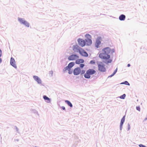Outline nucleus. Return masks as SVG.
<instances>
[{
    "label": "nucleus",
    "mask_w": 147,
    "mask_h": 147,
    "mask_svg": "<svg viewBox=\"0 0 147 147\" xmlns=\"http://www.w3.org/2000/svg\"><path fill=\"white\" fill-rule=\"evenodd\" d=\"M102 52L99 55V57L103 60L104 62L106 64L110 63L112 61V59L109 55L111 53H112L114 52V49H111L109 47H106L102 50Z\"/></svg>",
    "instance_id": "1"
},
{
    "label": "nucleus",
    "mask_w": 147,
    "mask_h": 147,
    "mask_svg": "<svg viewBox=\"0 0 147 147\" xmlns=\"http://www.w3.org/2000/svg\"><path fill=\"white\" fill-rule=\"evenodd\" d=\"M43 98L45 100H48L49 102H50V99L48 97H47L46 96H44Z\"/></svg>",
    "instance_id": "20"
},
{
    "label": "nucleus",
    "mask_w": 147,
    "mask_h": 147,
    "mask_svg": "<svg viewBox=\"0 0 147 147\" xmlns=\"http://www.w3.org/2000/svg\"><path fill=\"white\" fill-rule=\"evenodd\" d=\"M65 102H66L67 104V105L70 107H72V105L71 103L69 101L66 100L65 101Z\"/></svg>",
    "instance_id": "18"
},
{
    "label": "nucleus",
    "mask_w": 147,
    "mask_h": 147,
    "mask_svg": "<svg viewBox=\"0 0 147 147\" xmlns=\"http://www.w3.org/2000/svg\"><path fill=\"white\" fill-rule=\"evenodd\" d=\"M130 129V127L129 124H128V130H129Z\"/></svg>",
    "instance_id": "29"
},
{
    "label": "nucleus",
    "mask_w": 147,
    "mask_h": 147,
    "mask_svg": "<svg viewBox=\"0 0 147 147\" xmlns=\"http://www.w3.org/2000/svg\"><path fill=\"white\" fill-rule=\"evenodd\" d=\"M130 64H128V65H127V66H128V67H130Z\"/></svg>",
    "instance_id": "35"
},
{
    "label": "nucleus",
    "mask_w": 147,
    "mask_h": 147,
    "mask_svg": "<svg viewBox=\"0 0 147 147\" xmlns=\"http://www.w3.org/2000/svg\"><path fill=\"white\" fill-rule=\"evenodd\" d=\"M78 46V45H74L73 47V50L74 51H77Z\"/></svg>",
    "instance_id": "16"
},
{
    "label": "nucleus",
    "mask_w": 147,
    "mask_h": 147,
    "mask_svg": "<svg viewBox=\"0 0 147 147\" xmlns=\"http://www.w3.org/2000/svg\"><path fill=\"white\" fill-rule=\"evenodd\" d=\"M33 78L34 80L36 81L38 84H41V80L38 76H33Z\"/></svg>",
    "instance_id": "10"
},
{
    "label": "nucleus",
    "mask_w": 147,
    "mask_h": 147,
    "mask_svg": "<svg viewBox=\"0 0 147 147\" xmlns=\"http://www.w3.org/2000/svg\"><path fill=\"white\" fill-rule=\"evenodd\" d=\"M49 74L51 76H52L53 74V71H50L49 72Z\"/></svg>",
    "instance_id": "28"
},
{
    "label": "nucleus",
    "mask_w": 147,
    "mask_h": 147,
    "mask_svg": "<svg viewBox=\"0 0 147 147\" xmlns=\"http://www.w3.org/2000/svg\"><path fill=\"white\" fill-rule=\"evenodd\" d=\"M101 42L100 41V40L99 39H97L96 40V43H95V45L96 47L98 48L99 47V45L100 44Z\"/></svg>",
    "instance_id": "14"
},
{
    "label": "nucleus",
    "mask_w": 147,
    "mask_h": 147,
    "mask_svg": "<svg viewBox=\"0 0 147 147\" xmlns=\"http://www.w3.org/2000/svg\"><path fill=\"white\" fill-rule=\"evenodd\" d=\"M79 58V56L76 55H72L70 56L68 59L69 60H74Z\"/></svg>",
    "instance_id": "6"
},
{
    "label": "nucleus",
    "mask_w": 147,
    "mask_h": 147,
    "mask_svg": "<svg viewBox=\"0 0 147 147\" xmlns=\"http://www.w3.org/2000/svg\"><path fill=\"white\" fill-rule=\"evenodd\" d=\"M10 64L15 68H17V66L16 64V61L13 57H11L10 60Z\"/></svg>",
    "instance_id": "8"
},
{
    "label": "nucleus",
    "mask_w": 147,
    "mask_h": 147,
    "mask_svg": "<svg viewBox=\"0 0 147 147\" xmlns=\"http://www.w3.org/2000/svg\"><path fill=\"white\" fill-rule=\"evenodd\" d=\"M117 69H116L114 71V72H113V74L111 75L110 76L111 77H112V76H114V74L116 73V72H117Z\"/></svg>",
    "instance_id": "24"
},
{
    "label": "nucleus",
    "mask_w": 147,
    "mask_h": 147,
    "mask_svg": "<svg viewBox=\"0 0 147 147\" xmlns=\"http://www.w3.org/2000/svg\"><path fill=\"white\" fill-rule=\"evenodd\" d=\"M78 50L82 56L86 57L88 56V53L82 49H81Z\"/></svg>",
    "instance_id": "5"
},
{
    "label": "nucleus",
    "mask_w": 147,
    "mask_h": 147,
    "mask_svg": "<svg viewBox=\"0 0 147 147\" xmlns=\"http://www.w3.org/2000/svg\"><path fill=\"white\" fill-rule=\"evenodd\" d=\"M23 24L25 25L27 27H29V24L26 21L24 22V23Z\"/></svg>",
    "instance_id": "19"
},
{
    "label": "nucleus",
    "mask_w": 147,
    "mask_h": 147,
    "mask_svg": "<svg viewBox=\"0 0 147 147\" xmlns=\"http://www.w3.org/2000/svg\"><path fill=\"white\" fill-rule=\"evenodd\" d=\"M85 36L86 38H87V39L90 38H91V36L88 34H86Z\"/></svg>",
    "instance_id": "21"
},
{
    "label": "nucleus",
    "mask_w": 147,
    "mask_h": 147,
    "mask_svg": "<svg viewBox=\"0 0 147 147\" xmlns=\"http://www.w3.org/2000/svg\"><path fill=\"white\" fill-rule=\"evenodd\" d=\"M84 65H85L84 64L81 63V64H80V67L81 68H82L84 67Z\"/></svg>",
    "instance_id": "27"
},
{
    "label": "nucleus",
    "mask_w": 147,
    "mask_h": 147,
    "mask_svg": "<svg viewBox=\"0 0 147 147\" xmlns=\"http://www.w3.org/2000/svg\"><path fill=\"white\" fill-rule=\"evenodd\" d=\"M2 62V59L1 58H0V63H1Z\"/></svg>",
    "instance_id": "34"
},
{
    "label": "nucleus",
    "mask_w": 147,
    "mask_h": 147,
    "mask_svg": "<svg viewBox=\"0 0 147 147\" xmlns=\"http://www.w3.org/2000/svg\"><path fill=\"white\" fill-rule=\"evenodd\" d=\"M96 73L95 70L92 69H89L86 71V73L84 75V76L86 78H90V75H93Z\"/></svg>",
    "instance_id": "2"
},
{
    "label": "nucleus",
    "mask_w": 147,
    "mask_h": 147,
    "mask_svg": "<svg viewBox=\"0 0 147 147\" xmlns=\"http://www.w3.org/2000/svg\"><path fill=\"white\" fill-rule=\"evenodd\" d=\"M61 108L63 110H65V107L64 106L62 107H61Z\"/></svg>",
    "instance_id": "31"
},
{
    "label": "nucleus",
    "mask_w": 147,
    "mask_h": 147,
    "mask_svg": "<svg viewBox=\"0 0 147 147\" xmlns=\"http://www.w3.org/2000/svg\"><path fill=\"white\" fill-rule=\"evenodd\" d=\"M85 73L84 70H82V74H83Z\"/></svg>",
    "instance_id": "32"
},
{
    "label": "nucleus",
    "mask_w": 147,
    "mask_h": 147,
    "mask_svg": "<svg viewBox=\"0 0 147 147\" xmlns=\"http://www.w3.org/2000/svg\"><path fill=\"white\" fill-rule=\"evenodd\" d=\"M79 45L82 47H84L86 45L85 40L82 39H79L78 40Z\"/></svg>",
    "instance_id": "4"
},
{
    "label": "nucleus",
    "mask_w": 147,
    "mask_h": 147,
    "mask_svg": "<svg viewBox=\"0 0 147 147\" xmlns=\"http://www.w3.org/2000/svg\"><path fill=\"white\" fill-rule=\"evenodd\" d=\"M18 20L21 23L23 24L24 23V22L26 21L24 20L23 19L21 18H18Z\"/></svg>",
    "instance_id": "17"
},
{
    "label": "nucleus",
    "mask_w": 147,
    "mask_h": 147,
    "mask_svg": "<svg viewBox=\"0 0 147 147\" xmlns=\"http://www.w3.org/2000/svg\"><path fill=\"white\" fill-rule=\"evenodd\" d=\"M85 40L86 42V44L87 45H89L92 44V42L90 38L86 39Z\"/></svg>",
    "instance_id": "12"
},
{
    "label": "nucleus",
    "mask_w": 147,
    "mask_h": 147,
    "mask_svg": "<svg viewBox=\"0 0 147 147\" xmlns=\"http://www.w3.org/2000/svg\"><path fill=\"white\" fill-rule=\"evenodd\" d=\"M84 61L83 59H80L76 60V64H79L80 63H83Z\"/></svg>",
    "instance_id": "13"
},
{
    "label": "nucleus",
    "mask_w": 147,
    "mask_h": 147,
    "mask_svg": "<svg viewBox=\"0 0 147 147\" xmlns=\"http://www.w3.org/2000/svg\"><path fill=\"white\" fill-rule=\"evenodd\" d=\"M72 73V71L70 72V71H69V74H71Z\"/></svg>",
    "instance_id": "33"
},
{
    "label": "nucleus",
    "mask_w": 147,
    "mask_h": 147,
    "mask_svg": "<svg viewBox=\"0 0 147 147\" xmlns=\"http://www.w3.org/2000/svg\"><path fill=\"white\" fill-rule=\"evenodd\" d=\"M125 116H124L121 120V123L120 124V126L121 130L122 129L123 124L125 121Z\"/></svg>",
    "instance_id": "11"
},
{
    "label": "nucleus",
    "mask_w": 147,
    "mask_h": 147,
    "mask_svg": "<svg viewBox=\"0 0 147 147\" xmlns=\"http://www.w3.org/2000/svg\"><path fill=\"white\" fill-rule=\"evenodd\" d=\"M125 18V16L123 14L121 15L119 17V19L120 20H124Z\"/></svg>",
    "instance_id": "15"
},
{
    "label": "nucleus",
    "mask_w": 147,
    "mask_h": 147,
    "mask_svg": "<svg viewBox=\"0 0 147 147\" xmlns=\"http://www.w3.org/2000/svg\"><path fill=\"white\" fill-rule=\"evenodd\" d=\"M121 84H125L126 85H129V83L127 81H125V82H122L121 83Z\"/></svg>",
    "instance_id": "22"
},
{
    "label": "nucleus",
    "mask_w": 147,
    "mask_h": 147,
    "mask_svg": "<svg viewBox=\"0 0 147 147\" xmlns=\"http://www.w3.org/2000/svg\"><path fill=\"white\" fill-rule=\"evenodd\" d=\"M98 71L100 72H104L106 71V68L105 67V65L102 62H100L98 64Z\"/></svg>",
    "instance_id": "3"
},
{
    "label": "nucleus",
    "mask_w": 147,
    "mask_h": 147,
    "mask_svg": "<svg viewBox=\"0 0 147 147\" xmlns=\"http://www.w3.org/2000/svg\"><path fill=\"white\" fill-rule=\"evenodd\" d=\"M125 94H124L123 95L121 96L120 97V98L121 99H124L125 97Z\"/></svg>",
    "instance_id": "23"
},
{
    "label": "nucleus",
    "mask_w": 147,
    "mask_h": 147,
    "mask_svg": "<svg viewBox=\"0 0 147 147\" xmlns=\"http://www.w3.org/2000/svg\"><path fill=\"white\" fill-rule=\"evenodd\" d=\"M95 61L94 60H92L90 62V63L92 64H95Z\"/></svg>",
    "instance_id": "25"
},
{
    "label": "nucleus",
    "mask_w": 147,
    "mask_h": 147,
    "mask_svg": "<svg viewBox=\"0 0 147 147\" xmlns=\"http://www.w3.org/2000/svg\"><path fill=\"white\" fill-rule=\"evenodd\" d=\"M81 72L80 68L78 67L75 68L74 71V74L75 75H79Z\"/></svg>",
    "instance_id": "7"
},
{
    "label": "nucleus",
    "mask_w": 147,
    "mask_h": 147,
    "mask_svg": "<svg viewBox=\"0 0 147 147\" xmlns=\"http://www.w3.org/2000/svg\"><path fill=\"white\" fill-rule=\"evenodd\" d=\"M2 55V51L0 49V57Z\"/></svg>",
    "instance_id": "30"
},
{
    "label": "nucleus",
    "mask_w": 147,
    "mask_h": 147,
    "mask_svg": "<svg viewBox=\"0 0 147 147\" xmlns=\"http://www.w3.org/2000/svg\"><path fill=\"white\" fill-rule=\"evenodd\" d=\"M74 65V62H71L69 63L68 66L66 67L65 68V70H69Z\"/></svg>",
    "instance_id": "9"
},
{
    "label": "nucleus",
    "mask_w": 147,
    "mask_h": 147,
    "mask_svg": "<svg viewBox=\"0 0 147 147\" xmlns=\"http://www.w3.org/2000/svg\"><path fill=\"white\" fill-rule=\"evenodd\" d=\"M136 109L138 111H140V108L139 106L136 107Z\"/></svg>",
    "instance_id": "26"
}]
</instances>
